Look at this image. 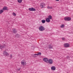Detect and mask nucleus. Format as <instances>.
I'll return each instance as SVG.
<instances>
[{
  "label": "nucleus",
  "mask_w": 73,
  "mask_h": 73,
  "mask_svg": "<svg viewBox=\"0 0 73 73\" xmlns=\"http://www.w3.org/2000/svg\"><path fill=\"white\" fill-rule=\"evenodd\" d=\"M48 47L49 48H50V49H52L53 48V46L52 45H49Z\"/></svg>",
  "instance_id": "nucleus-14"
},
{
  "label": "nucleus",
  "mask_w": 73,
  "mask_h": 73,
  "mask_svg": "<svg viewBox=\"0 0 73 73\" xmlns=\"http://www.w3.org/2000/svg\"><path fill=\"white\" fill-rule=\"evenodd\" d=\"M64 20L65 21H70L71 20V18L70 17H65L64 18Z\"/></svg>",
  "instance_id": "nucleus-2"
},
{
  "label": "nucleus",
  "mask_w": 73,
  "mask_h": 73,
  "mask_svg": "<svg viewBox=\"0 0 73 73\" xmlns=\"http://www.w3.org/2000/svg\"><path fill=\"white\" fill-rule=\"evenodd\" d=\"M42 23L43 24H44L45 23V20H43L42 21Z\"/></svg>",
  "instance_id": "nucleus-19"
},
{
  "label": "nucleus",
  "mask_w": 73,
  "mask_h": 73,
  "mask_svg": "<svg viewBox=\"0 0 73 73\" xmlns=\"http://www.w3.org/2000/svg\"><path fill=\"white\" fill-rule=\"evenodd\" d=\"M20 69H21V68H19V69H17V71H20Z\"/></svg>",
  "instance_id": "nucleus-24"
},
{
  "label": "nucleus",
  "mask_w": 73,
  "mask_h": 73,
  "mask_svg": "<svg viewBox=\"0 0 73 73\" xmlns=\"http://www.w3.org/2000/svg\"><path fill=\"white\" fill-rule=\"evenodd\" d=\"M38 56H41V53L39 52L38 53Z\"/></svg>",
  "instance_id": "nucleus-23"
},
{
  "label": "nucleus",
  "mask_w": 73,
  "mask_h": 73,
  "mask_svg": "<svg viewBox=\"0 0 73 73\" xmlns=\"http://www.w3.org/2000/svg\"><path fill=\"white\" fill-rule=\"evenodd\" d=\"M10 56L11 58H12V54H10Z\"/></svg>",
  "instance_id": "nucleus-26"
},
{
  "label": "nucleus",
  "mask_w": 73,
  "mask_h": 73,
  "mask_svg": "<svg viewBox=\"0 0 73 73\" xmlns=\"http://www.w3.org/2000/svg\"><path fill=\"white\" fill-rule=\"evenodd\" d=\"M13 33H16V32H17L16 31V30L15 29H13Z\"/></svg>",
  "instance_id": "nucleus-16"
},
{
  "label": "nucleus",
  "mask_w": 73,
  "mask_h": 73,
  "mask_svg": "<svg viewBox=\"0 0 73 73\" xmlns=\"http://www.w3.org/2000/svg\"><path fill=\"white\" fill-rule=\"evenodd\" d=\"M69 44L67 43H65L64 44V47H65V48H68V47H69Z\"/></svg>",
  "instance_id": "nucleus-8"
},
{
  "label": "nucleus",
  "mask_w": 73,
  "mask_h": 73,
  "mask_svg": "<svg viewBox=\"0 0 73 73\" xmlns=\"http://www.w3.org/2000/svg\"><path fill=\"white\" fill-rule=\"evenodd\" d=\"M52 7H50L49 6H48L47 7V8H48V9H52Z\"/></svg>",
  "instance_id": "nucleus-21"
},
{
  "label": "nucleus",
  "mask_w": 73,
  "mask_h": 73,
  "mask_svg": "<svg viewBox=\"0 0 73 73\" xmlns=\"http://www.w3.org/2000/svg\"><path fill=\"white\" fill-rule=\"evenodd\" d=\"M48 18L50 20H51L52 19V16L49 15L48 16Z\"/></svg>",
  "instance_id": "nucleus-13"
},
{
  "label": "nucleus",
  "mask_w": 73,
  "mask_h": 73,
  "mask_svg": "<svg viewBox=\"0 0 73 73\" xmlns=\"http://www.w3.org/2000/svg\"><path fill=\"white\" fill-rule=\"evenodd\" d=\"M21 64L23 65H26V61L24 60L21 62Z\"/></svg>",
  "instance_id": "nucleus-7"
},
{
  "label": "nucleus",
  "mask_w": 73,
  "mask_h": 73,
  "mask_svg": "<svg viewBox=\"0 0 73 73\" xmlns=\"http://www.w3.org/2000/svg\"><path fill=\"white\" fill-rule=\"evenodd\" d=\"M62 40H65V38H62Z\"/></svg>",
  "instance_id": "nucleus-27"
},
{
  "label": "nucleus",
  "mask_w": 73,
  "mask_h": 73,
  "mask_svg": "<svg viewBox=\"0 0 73 73\" xmlns=\"http://www.w3.org/2000/svg\"><path fill=\"white\" fill-rule=\"evenodd\" d=\"M45 6V4L44 3H42L40 4V7L42 8H44Z\"/></svg>",
  "instance_id": "nucleus-4"
},
{
  "label": "nucleus",
  "mask_w": 73,
  "mask_h": 73,
  "mask_svg": "<svg viewBox=\"0 0 73 73\" xmlns=\"http://www.w3.org/2000/svg\"><path fill=\"white\" fill-rule=\"evenodd\" d=\"M2 73V72H1V73Z\"/></svg>",
  "instance_id": "nucleus-29"
},
{
  "label": "nucleus",
  "mask_w": 73,
  "mask_h": 73,
  "mask_svg": "<svg viewBox=\"0 0 73 73\" xmlns=\"http://www.w3.org/2000/svg\"><path fill=\"white\" fill-rule=\"evenodd\" d=\"M37 56H38V53L35 54H34V57H36Z\"/></svg>",
  "instance_id": "nucleus-17"
},
{
  "label": "nucleus",
  "mask_w": 73,
  "mask_h": 73,
  "mask_svg": "<svg viewBox=\"0 0 73 73\" xmlns=\"http://www.w3.org/2000/svg\"><path fill=\"white\" fill-rule=\"evenodd\" d=\"M55 1H59V0H55Z\"/></svg>",
  "instance_id": "nucleus-28"
},
{
  "label": "nucleus",
  "mask_w": 73,
  "mask_h": 73,
  "mask_svg": "<svg viewBox=\"0 0 73 73\" xmlns=\"http://www.w3.org/2000/svg\"><path fill=\"white\" fill-rule=\"evenodd\" d=\"M4 12V10H0V15L2 13H3Z\"/></svg>",
  "instance_id": "nucleus-18"
},
{
  "label": "nucleus",
  "mask_w": 73,
  "mask_h": 73,
  "mask_svg": "<svg viewBox=\"0 0 73 73\" xmlns=\"http://www.w3.org/2000/svg\"><path fill=\"white\" fill-rule=\"evenodd\" d=\"M64 26H65L64 25V24L61 25H60V27H61V28H64Z\"/></svg>",
  "instance_id": "nucleus-20"
},
{
  "label": "nucleus",
  "mask_w": 73,
  "mask_h": 73,
  "mask_svg": "<svg viewBox=\"0 0 73 73\" xmlns=\"http://www.w3.org/2000/svg\"><path fill=\"white\" fill-rule=\"evenodd\" d=\"M48 62L50 64H52L53 62V61L51 59H50L48 60Z\"/></svg>",
  "instance_id": "nucleus-5"
},
{
  "label": "nucleus",
  "mask_w": 73,
  "mask_h": 73,
  "mask_svg": "<svg viewBox=\"0 0 73 73\" xmlns=\"http://www.w3.org/2000/svg\"><path fill=\"white\" fill-rule=\"evenodd\" d=\"M29 10L30 11H35L36 9L33 8H29Z\"/></svg>",
  "instance_id": "nucleus-9"
},
{
  "label": "nucleus",
  "mask_w": 73,
  "mask_h": 73,
  "mask_svg": "<svg viewBox=\"0 0 73 73\" xmlns=\"http://www.w3.org/2000/svg\"><path fill=\"white\" fill-rule=\"evenodd\" d=\"M46 23H49L50 21V19H49V18H47V19H46Z\"/></svg>",
  "instance_id": "nucleus-12"
},
{
  "label": "nucleus",
  "mask_w": 73,
  "mask_h": 73,
  "mask_svg": "<svg viewBox=\"0 0 73 73\" xmlns=\"http://www.w3.org/2000/svg\"><path fill=\"white\" fill-rule=\"evenodd\" d=\"M3 54L4 56H9V54L7 52H6V51L3 52Z\"/></svg>",
  "instance_id": "nucleus-3"
},
{
  "label": "nucleus",
  "mask_w": 73,
  "mask_h": 73,
  "mask_svg": "<svg viewBox=\"0 0 73 73\" xmlns=\"http://www.w3.org/2000/svg\"><path fill=\"white\" fill-rule=\"evenodd\" d=\"M18 3H21L22 2V0H18Z\"/></svg>",
  "instance_id": "nucleus-22"
},
{
  "label": "nucleus",
  "mask_w": 73,
  "mask_h": 73,
  "mask_svg": "<svg viewBox=\"0 0 73 73\" xmlns=\"http://www.w3.org/2000/svg\"><path fill=\"white\" fill-rule=\"evenodd\" d=\"M39 29L40 31H44L45 30V28L43 26H41L39 27Z\"/></svg>",
  "instance_id": "nucleus-1"
},
{
  "label": "nucleus",
  "mask_w": 73,
  "mask_h": 73,
  "mask_svg": "<svg viewBox=\"0 0 73 73\" xmlns=\"http://www.w3.org/2000/svg\"><path fill=\"white\" fill-rule=\"evenodd\" d=\"M48 61L49 60L48 58H43V61L45 62H46V63H48Z\"/></svg>",
  "instance_id": "nucleus-6"
},
{
  "label": "nucleus",
  "mask_w": 73,
  "mask_h": 73,
  "mask_svg": "<svg viewBox=\"0 0 73 73\" xmlns=\"http://www.w3.org/2000/svg\"><path fill=\"white\" fill-rule=\"evenodd\" d=\"M3 10L4 11H5V10H7V11H8V7H7L5 6L3 8Z\"/></svg>",
  "instance_id": "nucleus-10"
},
{
  "label": "nucleus",
  "mask_w": 73,
  "mask_h": 73,
  "mask_svg": "<svg viewBox=\"0 0 73 73\" xmlns=\"http://www.w3.org/2000/svg\"><path fill=\"white\" fill-rule=\"evenodd\" d=\"M51 69L52 70H56V67L54 66H52L51 67Z\"/></svg>",
  "instance_id": "nucleus-11"
},
{
  "label": "nucleus",
  "mask_w": 73,
  "mask_h": 73,
  "mask_svg": "<svg viewBox=\"0 0 73 73\" xmlns=\"http://www.w3.org/2000/svg\"><path fill=\"white\" fill-rule=\"evenodd\" d=\"M13 16H16V14L14 13H13Z\"/></svg>",
  "instance_id": "nucleus-25"
},
{
  "label": "nucleus",
  "mask_w": 73,
  "mask_h": 73,
  "mask_svg": "<svg viewBox=\"0 0 73 73\" xmlns=\"http://www.w3.org/2000/svg\"><path fill=\"white\" fill-rule=\"evenodd\" d=\"M4 48V46H1V45H0V49H3Z\"/></svg>",
  "instance_id": "nucleus-15"
}]
</instances>
